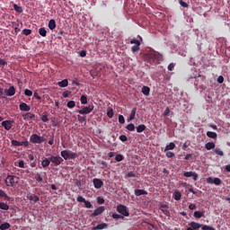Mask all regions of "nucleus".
I'll list each match as a JSON object with an SVG mask.
<instances>
[{
  "mask_svg": "<svg viewBox=\"0 0 230 230\" xmlns=\"http://www.w3.org/2000/svg\"><path fill=\"white\" fill-rule=\"evenodd\" d=\"M19 184V177L8 174L5 178V185L9 188H15Z\"/></svg>",
  "mask_w": 230,
  "mask_h": 230,
  "instance_id": "nucleus-1",
  "label": "nucleus"
},
{
  "mask_svg": "<svg viewBox=\"0 0 230 230\" xmlns=\"http://www.w3.org/2000/svg\"><path fill=\"white\" fill-rule=\"evenodd\" d=\"M61 157L67 161V159H76L78 157V154L73 153L69 150H63L61 151Z\"/></svg>",
  "mask_w": 230,
  "mask_h": 230,
  "instance_id": "nucleus-2",
  "label": "nucleus"
},
{
  "mask_svg": "<svg viewBox=\"0 0 230 230\" xmlns=\"http://www.w3.org/2000/svg\"><path fill=\"white\" fill-rule=\"evenodd\" d=\"M30 141L31 143H33V145H41V143H44V141H46V138L37 134H32L30 137Z\"/></svg>",
  "mask_w": 230,
  "mask_h": 230,
  "instance_id": "nucleus-3",
  "label": "nucleus"
},
{
  "mask_svg": "<svg viewBox=\"0 0 230 230\" xmlns=\"http://www.w3.org/2000/svg\"><path fill=\"white\" fill-rule=\"evenodd\" d=\"M148 58H149L150 64H159V62H161L163 57L157 53H151V54H149Z\"/></svg>",
  "mask_w": 230,
  "mask_h": 230,
  "instance_id": "nucleus-4",
  "label": "nucleus"
},
{
  "mask_svg": "<svg viewBox=\"0 0 230 230\" xmlns=\"http://www.w3.org/2000/svg\"><path fill=\"white\" fill-rule=\"evenodd\" d=\"M49 161L50 163H52V164H54V166H60V164H62V162L64 161V159H62V157H60V155H51L49 157Z\"/></svg>",
  "mask_w": 230,
  "mask_h": 230,
  "instance_id": "nucleus-5",
  "label": "nucleus"
},
{
  "mask_svg": "<svg viewBox=\"0 0 230 230\" xmlns=\"http://www.w3.org/2000/svg\"><path fill=\"white\" fill-rule=\"evenodd\" d=\"M130 44H135L132 48L131 50L133 53H137V51H139V49H141V48L139 46H141V41H139L138 40L136 39H132L129 41Z\"/></svg>",
  "mask_w": 230,
  "mask_h": 230,
  "instance_id": "nucleus-6",
  "label": "nucleus"
},
{
  "mask_svg": "<svg viewBox=\"0 0 230 230\" xmlns=\"http://www.w3.org/2000/svg\"><path fill=\"white\" fill-rule=\"evenodd\" d=\"M118 213H120V215H123V217H128L130 214L128 213V209L127 208V206L124 205H119L117 207Z\"/></svg>",
  "mask_w": 230,
  "mask_h": 230,
  "instance_id": "nucleus-7",
  "label": "nucleus"
},
{
  "mask_svg": "<svg viewBox=\"0 0 230 230\" xmlns=\"http://www.w3.org/2000/svg\"><path fill=\"white\" fill-rule=\"evenodd\" d=\"M93 111H94V106L89 105V106L84 107L81 110H77V112L79 114H91V112H93Z\"/></svg>",
  "mask_w": 230,
  "mask_h": 230,
  "instance_id": "nucleus-8",
  "label": "nucleus"
},
{
  "mask_svg": "<svg viewBox=\"0 0 230 230\" xmlns=\"http://www.w3.org/2000/svg\"><path fill=\"white\" fill-rule=\"evenodd\" d=\"M103 211H105V207L101 206L99 208H97L93 213H92L90 215L91 218H95V217H100V215H102L103 213Z\"/></svg>",
  "mask_w": 230,
  "mask_h": 230,
  "instance_id": "nucleus-9",
  "label": "nucleus"
},
{
  "mask_svg": "<svg viewBox=\"0 0 230 230\" xmlns=\"http://www.w3.org/2000/svg\"><path fill=\"white\" fill-rule=\"evenodd\" d=\"M207 182L208 184H215L216 186H220V184H222V180H220V178H212V177H208L207 178Z\"/></svg>",
  "mask_w": 230,
  "mask_h": 230,
  "instance_id": "nucleus-10",
  "label": "nucleus"
},
{
  "mask_svg": "<svg viewBox=\"0 0 230 230\" xmlns=\"http://www.w3.org/2000/svg\"><path fill=\"white\" fill-rule=\"evenodd\" d=\"M189 226H190V227H188L186 230H199L200 227H202L201 224L194 221L190 222Z\"/></svg>",
  "mask_w": 230,
  "mask_h": 230,
  "instance_id": "nucleus-11",
  "label": "nucleus"
},
{
  "mask_svg": "<svg viewBox=\"0 0 230 230\" xmlns=\"http://www.w3.org/2000/svg\"><path fill=\"white\" fill-rule=\"evenodd\" d=\"M27 199L31 202H33V204H37V202H39L40 200V198H39V196H37L35 194H28Z\"/></svg>",
  "mask_w": 230,
  "mask_h": 230,
  "instance_id": "nucleus-12",
  "label": "nucleus"
},
{
  "mask_svg": "<svg viewBox=\"0 0 230 230\" xmlns=\"http://www.w3.org/2000/svg\"><path fill=\"white\" fill-rule=\"evenodd\" d=\"M160 211H162V213H164V215H165V217H170V208L168 207V205L164 204L160 206Z\"/></svg>",
  "mask_w": 230,
  "mask_h": 230,
  "instance_id": "nucleus-13",
  "label": "nucleus"
},
{
  "mask_svg": "<svg viewBox=\"0 0 230 230\" xmlns=\"http://www.w3.org/2000/svg\"><path fill=\"white\" fill-rule=\"evenodd\" d=\"M183 177H192L193 181L199 180V174H197V172H185L183 173Z\"/></svg>",
  "mask_w": 230,
  "mask_h": 230,
  "instance_id": "nucleus-14",
  "label": "nucleus"
},
{
  "mask_svg": "<svg viewBox=\"0 0 230 230\" xmlns=\"http://www.w3.org/2000/svg\"><path fill=\"white\" fill-rule=\"evenodd\" d=\"M19 108L22 112H30V111H31V108L30 107V105L26 104V102H22L19 105Z\"/></svg>",
  "mask_w": 230,
  "mask_h": 230,
  "instance_id": "nucleus-15",
  "label": "nucleus"
},
{
  "mask_svg": "<svg viewBox=\"0 0 230 230\" xmlns=\"http://www.w3.org/2000/svg\"><path fill=\"white\" fill-rule=\"evenodd\" d=\"M93 186L96 190H100V188H102L103 186V181H102L98 178L93 179Z\"/></svg>",
  "mask_w": 230,
  "mask_h": 230,
  "instance_id": "nucleus-16",
  "label": "nucleus"
},
{
  "mask_svg": "<svg viewBox=\"0 0 230 230\" xmlns=\"http://www.w3.org/2000/svg\"><path fill=\"white\" fill-rule=\"evenodd\" d=\"M5 97L6 96H15V87L10 86L8 89L4 90Z\"/></svg>",
  "mask_w": 230,
  "mask_h": 230,
  "instance_id": "nucleus-17",
  "label": "nucleus"
},
{
  "mask_svg": "<svg viewBox=\"0 0 230 230\" xmlns=\"http://www.w3.org/2000/svg\"><path fill=\"white\" fill-rule=\"evenodd\" d=\"M12 123H13V120H4L2 127H4L5 130H10L12 128Z\"/></svg>",
  "mask_w": 230,
  "mask_h": 230,
  "instance_id": "nucleus-18",
  "label": "nucleus"
},
{
  "mask_svg": "<svg viewBox=\"0 0 230 230\" xmlns=\"http://www.w3.org/2000/svg\"><path fill=\"white\" fill-rule=\"evenodd\" d=\"M109 227V224L107 223H102L97 225L96 226H93L92 230H102V229H107Z\"/></svg>",
  "mask_w": 230,
  "mask_h": 230,
  "instance_id": "nucleus-19",
  "label": "nucleus"
},
{
  "mask_svg": "<svg viewBox=\"0 0 230 230\" xmlns=\"http://www.w3.org/2000/svg\"><path fill=\"white\" fill-rule=\"evenodd\" d=\"M11 145H13V146H22L23 145H24V146H28V141L19 142L17 140H12Z\"/></svg>",
  "mask_w": 230,
  "mask_h": 230,
  "instance_id": "nucleus-20",
  "label": "nucleus"
},
{
  "mask_svg": "<svg viewBox=\"0 0 230 230\" xmlns=\"http://www.w3.org/2000/svg\"><path fill=\"white\" fill-rule=\"evenodd\" d=\"M22 118L25 121H30V119H33V118H35V114L31 112H27L22 115Z\"/></svg>",
  "mask_w": 230,
  "mask_h": 230,
  "instance_id": "nucleus-21",
  "label": "nucleus"
},
{
  "mask_svg": "<svg viewBox=\"0 0 230 230\" xmlns=\"http://www.w3.org/2000/svg\"><path fill=\"white\" fill-rule=\"evenodd\" d=\"M135 195H136V197H141V195H148V191H146L145 190L136 189Z\"/></svg>",
  "mask_w": 230,
  "mask_h": 230,
  "instance_id": "nucleus-22",
  "label": "nucleus"
},
{
  "mask_svg": "<svg viewBox=\"0 0 230 230\" xmlns=\"http://www.w3.org/2000/svg\"><path fill=\"white\" fill-rule=\"evenodd\" d=\"M49 164H51V160H49V157L45 158L41 161V166L43 168H48V166H49Z\"/></svg>",
  "mask_w": 230,
  "mask_h": 230,
  "instance_id": "nucleus-23",
  "label": "nucleus"
},
{
  "mask_svg": "<svg viewBox=\"0 0 230 230\" xmlns=\"http://www.w3.org/2000/svg\"><path fill=\"white\" fill-rule=\"evenodd\" d=\"M146 130V126L145 124H140L137 127V132L141 134V132H145Z\"/></svg>",
  "mask_w": 230,
  "mask_h": 230,
  "instance_id": "nucleus-24",
  "label": "nucleus"
},
{
  "mask_svg": "<svg viewBox=\"0 0 230 230\" xmlns=\"http://www.w3.org/2000/svg\"><path fill=\"white\" fill-rule=\"evenodd\" d=\"M141 93H143L145 96H150V87L143 86Z\"/></svg>",
  "mask_w": 230,
  "mask_h": 230,
  "instance_id": "nucleus-25",
  "label": "nucleus"
},
{
  "mask_svg": "<svg viewBox=\"0 0 230 230\" xmlns=\"http://www.w3.org/2000/svg\"><path fill=\"white\" fill-rule=\"evenodd\" d=\"M136 112H137V108H133L130 112L128 121H132V119H134L136 118Z\"/></svg>",
  "mask_w": 230,
  "mask_h": 230,
  "instance_id": "nucleus-26",
  "label": "nucleus"
},
{
  "mask_svg": "<svg viewBox=\"0 0 230 230\" xmlns=\"http://www.w3.org/2000/svg\"><path fill=\"white\" fill-rule=\"evenodd\" d=\"M207 136L208 137H210V139H217V137H218L217 132H213V131H208Z\"/></svg>",
  "mask_w": 230,
  "mask_h": 230,
  "instance_id": "nucleus-27",
  "label": "nucleus"
},
{
  "mask_svg": "<svg viewBox=\"0 0 230 230\" xmlns=\"http://www.w3.org/2000/svg\"><path fill=\"white\" fill-rule=\"evenodd\" d=\"M58 85L59 87H67V85H69V82L67 81V79H65V80H62L61 82H58Z\"/></svg>",
  "mask_w": 230,
  "mask_h": 230,
  "instance_id": "nucleus-28",
  "label": "nucleus"
},
{
  "mask_svg": "<svg viewBox=\"0 0 230 230\" xmlns=\"http://www.w3.org/2000/svg\"><path fill=\"white\" fill-rule=\"evenodd\" d=\"M216 145L214 144V142H208L205 145V148L206 150H213V148H215Z\"/></svg>",
  "mask_w": 230,
  "mask_h": 230,
  "instance_id": "nucleus-29",
  "label": "nucleus"
},
{
  "mask_svg": "<svg viewBox=\"0 0 230 230\" xmlns=\"http://www.w3.org/2000/svg\"><path fill=\"white\" fill-rule=\"evenodd\" d=\"M49 30H55V28H57V22H55V20H50L49 22Z\"/></svg>",
  "mask_w": 230,
  "mask_h": 230,
  "instance_id": "nucleus-30",
  "label": "nucleus"
},
{
  "mask_svg": "<svg viewBox=\"0 0 230 230\" xmlns=\"http://www.w3.org/2000/svg\"><path fill=\"white\" fill-rule=\"evenodd\" d=\"M175 148V143L171 142L169 145L165 146L164 152H168V150H173Z\"/></svg>",
  "mask_w": 230,
  "mask_h": 230,
  "instance_id": "nucleus-31",
  "label": "nucleus"
},
{
  "mask_svg": "<svg viewBox=\"0 0 230 230\" xmlns=\"http://www.w3.org/2000/svg\"><path fill=\"white\" fill-rule=\"evenodd\" d=\"M0 209H3L4 211H8L10 209V206L4 202H0Z\"/></svg>",
  "mask_w": 230,
  "mask_h": 230,
  "instance_id": "nucleus-32",
  "label": "nucleus"
},
{
  "mask_svg": "<svg viewBox=\"0 0 230 230\" xmlns=\"http://www.w3.org/2000/svg\"><path fill=\"white\" fill-rule=\"evenodd\" d=\"M0 199H5V200H10V197H8V194L4 192L3 190H0Z\"/></svg>",
  "mask_w": 230,
  "mask_h": 230,
  "instance_id": "nucleus-33",
  "label": "nucleus"
},
{
  "mask_svg": "<svg viewBox=\"0 0 230 230\" xmlns=\"http://www.w3.org/2000/svg\"><path fill=\"white\" fill-rule=\"evenodd\" d=\"M182 197V194H181V191L175 190L173 193V199L174 200H179Z\"/></svg>",
  "mask_w": 230,
  "mask_h": 230,
  "instance_id": "nucleus-34",
  "label": "nucleus"
},
{
  "mask_svg": "<svg viewBox=\"0 0 230 230\" xmlns=\"http://www.w3.org/2000/svg\"><path fill=\"white\" fill-rule=\"evenodd\" d=\"M39 33L41 37H46V35H48V31H46L45 28H40Z\"/></svg>",
  "mask_w": 230,
  "mask_h": 230,
  "instance_id": "nucleus-35",
  "label": "nucleus"
},
{
  "mask_svg": "<svg viewBox=\"0 0 230 230\" xmlns=\"http://www.w3.org/2000/svg\"><path fill=\"white\" fill-rule=\"evenodd\" d=\"M35 181H37V182H44V178H42V176L40 175V173H37L34 176Z\"/></svg>",
  "mask_w": 230,
  "mask_h": 230,
  "instance_id": "nucleus-36",
  "label": "nucleus"
},
{
  "mask_svg": "<svg viewBox=\"0 0 230 230\" xmlns=\"http://www.w3.org/2000/svg\"><path fill=\"white\" fill-rule=\"evenodd\" d=\"M66 107L68 109H75V107H76V103L75 102V101H69L66 104Z\"/></svg>",
  "mask_w": 230,
  "mask_h": 230,
  "instance_id": "nucleus-37",
  "label": "nucleus"
},
{
  "mask_svg": "<svg viewBox=\"0 0 230 230\" xmlns=\"http://www.w3.org/2000/svg\"><path fill=\"white\" fill-rule=\"evenodd\" d=\"M98 164H99V166H100V168H107V166H109V164H107V162H105V161H102V160H100L99 162H98Z\"/></svg>",
  "mask_w": 230,
  "mask_h": 230,
  "instance_id": "nucleus-38",
  "label": "nucleus"
},
{
  "mask_svg": "<svg viewBox=\"0 0 230 230\" xmlns=\"http://www.w3.org/2000/svg\"><path fill=\"white\" fill-rule=\"evenodd\" d=\"M77 119L79 123H85V121L87 120V117L77 115Z\"/></svg>",
  "mask_w": 230,
  "mask_h": 230,
  "instance_id": "nucleus-39",
  "label": "nucleus"
},
{
  "mask_svg": "<svg viewBox=\"0 0 230 230\" xmlns=\"http://www.w3.org/2000/svg\"><path fill=\"white\" fill-rule=\"evenodd\" d=\"M41 121H43V123H48L49 121V119H48V113L44 112L41 115Z\"/></svg>",
  "mask_w": 230,
  "mask_h": 230,
  "instance_id": "nucleus-40",
  "label": "nucleus"
},
{
  "mask_svg": "<svg viewBox=\"0 0 230 230\" xmlns=\"http://www.w3.org/2000/svg\"><path fill=\"white\" fill-rule=\"evenodd\" d=\"M127 130H129V132H134L136 130V126H134L133 123L128 124L126 127Z\"/></svg>",
  "mask_w": 230,
  "mask_h": 230,
  "instance_id": "nucleus-41",
  "label": "nucleus"
},
{
  "mask_svg": "<svg viewBox=\"0 0 230 230\" xmlns=\"http://www.w3.org/2000/svg\"><path fill=\"white\" fill-rule=\"evenodd\" d=\"M10 223H4L2 225H0V229L1 230H6V229H10Z\"/></svg>",
  "mask_w": 230,
  "mask_h": 230,
  "instance_id": "nucleus-42",
  "label": "nucleus"
},
{
  "mask_svg": "<svg viewBox=\"0 0 230 230\" xmlns=\"http://www.w3.org/2000/svg\"><path fill=\"white\" fill-rule=\"evenodd\" d=\"M123 159H125V157L121 154L116 155L115 156V160L117 161V163H121Z\"/></svg>",
  "mask_w": 230,
  "mask_h": 230,
  "instance_id": "nucleus-43",
  "label": "nucleus"
},
{
  "mask_svg": "<svg viewBox=\"0 0 230 230\" xmlns=\"http://www.w3.org/2000/svg\"><path fill=\"white\" fill-rule=\"evenodd\" d=\"M194 217H195V218H202V217H204V212L195 211Z\"/></svg>",
  "mask_w": 230,
  "mask_h": 230,
  "instance_id": "nucleus-44",
  "label": "nucleus"
},
{
  "mask_svg": "<svg viewBox=\"0 0 230 230\" xmlns=\"http://www.w3.org/2000/svg\"><path fill=\"white\" fill-rule=\"evenodd\" d=\"M214 153L220 157L224 156V151L220 150V148L214 149Z\"/></svg>",
  "mask_w": 230,
  "mask_h": 230,
  "instance_id": "nucleus-45",
  "label": "nucleus"
},
{
  "mask_svg": "<svg viewBox=\"0 0 230 230\" xmlns=\"http://www.w3.org/2000/svg\"><path fill=\"white\" fill-rule=\"evenodd\" d=\"M13 8L15 10V12H17L18 13H22V7L17 5L16 4H13Z\"/></svg>",
  "mask_w": 230,
  "mask_h": 230,
  "instance_id": "nucleus-46",
  "label": "nucleus"
},
{
  "mask_svg": "<svg viewBox=\"0 0 230 230\" xmlns=\"http://www.w3.org/2000/svg\"><path fill=\"white\" fill-rule=\"evenodd\" d=\"M80 102H81L82 105H85L87 103V96L82 95Z\"/></svg>",
  "mask_w": 230,
  "mask_h": 230,
  "instance_id": "nucleus-47",
  "label": "nucleus"
},
{
  "mask_svg": "<svg viewBox=\"0 0 230 230\" xmlns=\"http://www.w3.org/2000/svg\"><path fill=\"white\" fill-rule=\"evenodd\" d=\"M112 218H114L115 220H119V219H123V216L119 215V214H112Z\"/></svg>",
  "mask_w": 230,
  "mask_h": 230,
  "instance_id": "nucleus-48",
  "label": "nucleus"
},
{
  "mask_svg": "<svg viewBox=\"0 0 230 230\" xmlns=\"http://www.w3.org/2000/svg\"><path fill=\"white\" fill-rule=\"evenodd\" d=\"M22 34L25 35L26 37H28V35H31V30L30 29H24L22 31Z\"/></svg>",
  "mask_w": 230,
  "mask_h": 230,
  "instance_id": "nucleus-49",
  "label": "nucleus"
},
{
  "mask_svg": "<svg viewBox=\"0 0 230 230\" xmlns=\"http://www.w3.org/2000/svg\"><path fill=\"white\" fill-rule=\"evenodd\" d=\"M4 89L0 87V98H6V93H4Z\"/></svg>",
  "mask_w": 230,
  "mask_h": 230,
  "instance_id": "nucleus-50",
  "label": "nucleus"
},
{
  "mask_svg": "<svg viewBox=\"0 0 230 230\" xmlns=\"http://www.w3.org/2000/svg\"><path fill=\"white\" fill-rule=\"evenodd\" d=\"M107 116H108V118H113V116H114V110L110 109V110L107 111Z\"/></svg>",
  "mask_w": 230,
  "mask_h": 230,
  "instance_id": "nucleus-51",
  "label": "nucleus"
},
{
  "mask_svg": "<svg viewBox=\"0 0 230 230\" xmlns=\"http://www.w3.org/2000/svg\"><path fill=\"white\" fill-rule=\"evenodd\" d=\"M24 94L25 96H33V92H31V90L25 89Z\"/></svg>",
  "mask_w": 230,
  "mask_h": 230,
  "instance_id": "nucleus-52",
  "label": "nucleus"
},
{
  "mask_svg": "<svg viewBox=\"0 0 230 230\" xmlns=\"http://www.w3.org/2000/svg\"><path fill=\"white\" fill-rule=\"evenodd\" d=\"M119 123H120V125L125 124V117H123V115L119 116Z\"/></svg>",
  "mask_w": 230,
  "mask_h": 230,
  "instance_id": "nucleus-53",
  "label": "nucleus"
},
{
  "mask_svg": "<svg viewBox=\"0 0 230 230\" xmlns=\"http://www.w3.org/2000/svg\"><path fill=\"white\" fill-rule=\"evenodd\" d=\"M166 157L168 158H172V157H175V154L172 151H168L166 154H165Z\"/></svg>",
  "mask_w": 230,
  "mask_h": 230,
  "instance_id": "nucleus-54",
  "label": "nucleus"
},
{
  "mask_svg": "<svg viewBox=\"0 0 230 230\" xmlns=\"http://www.w3.org/2000/svg\"><path fill=\"white\" fill-rule=\"evenodd\" d=\"M84 204L85 208H87L88 209L93 208V204H91L90 201H87L86 199Z\"/></svg>",
  "mask_w": 230,
  "mask_h": 230,
  "instance_id": "nucleus-55",
  "label": "nucleus"
},
{
  "mask_svg": "<svg viewBox=\"0 0 230 230\" xmlns=\"http://www.w3.org/2000/svg\"><path fill=\"white\" fill-rule=\"evenodd\" d=\"M179 4H181V6H182L183 8H188V4L182 0L179 1Z\"/></svg>",
  "mask_w": 230,
  "mask_h": 230,
  "instance_id": "nucleus-56",
  "label": "nucleus"
},
{
  "mask_svg": "<svg viewBox=\"0 0 230 230\" xmlns=\"http://www.w3.org/2000/svg\"><path fill=\"white\" fill-rule=\"evenodd\" d=\"M189 209H190V211H193V210L197 209V205H195L193 203H190L189 205Z\"/></svg>",
  "mask_w": 230,
  "mask_h": 230,
  "instance_id": "nucleus-57",
  "label": "nucleus"
},
{
  "mask_svg": "<svg viewBox=\"0 0 230 230\" xmlns=\"http://www.w3.org/2000/svg\"><path fill=\"white\" fill-rule=\"evenodd\" d=\"M104 202H105V199L103 198H102V197L97 198L98 204H104Z\"/></svg>",
  "mask_w": 230,
  "mask_h": 230,
  "instance_id": "nucleus-58",
  "label": "nucleus"
},
{
  "mask_svg": "<svg viewBox=\"0 0 230 230\" xmlns=\"http://www.w3.org/2000/svg\"><path fill=\"white\" fill-rule=\"evenodd\" d=\"M126 177H136V172H129L126 174Z\"/></svg>",
  "mask_w": 230,
  "mask_h": 230,
  "instance_id": "nucleus-59",
  "label": "nucleus"
},
{
  "mask_svg": "<svg viewBox=\"0 0 230 230\" xmlns=\"http://www.w3.org/2000/svg\"><path fill=\"white\" fill-rule=\"evenodd\" d=\"M119 139H120V141L125 143V141H128V138L125 135H120Z\"/></svg>",
  "mask_w": 230,
  "mask_h": 230,
  "instance_id": "nucleus-60",
  "label": "nucleus"
},
{
  "mask_svg": "<svg viewBox=\"0 0 230 230\" xmlns=\"http://www.w3.org/2000/svg\"><path fill=\"white\" fill-rule=\"evenodd\" d=\"M70 94H71V92L65 91V92L63 93V97H64V98H69Z\"/></svg>",
  "mask_w": 230,
  "mask_h": 230,
  "instance_id": "nucleus-61",
  "label": "nucleus"
},
{
  "mask_svg": "<svg viewBox=\"0 0 230 230\" xmlns=\"http://www.w3.org/2000/svg\"><path fill=\"white\" fill-rule=\"evenodd\" d=\"M18 166H19V168H24V161L19 160L18 161Z\"/></svg>",
  "mask_w": 230,
  "mask_h": 230,
  "instance_id": "nucleus-62",
  "label": "nucleus"
},
{
  "mask_svg": "<svg viewBox=\"0 0 230 230\" xmlns=\"http://www.w3.org/2000/svg\"><path fill=\"white\" fill-rule=\"evenodd\" d=\"M217 83H218V84H224V76L219 75V76L217 77Z\"/></svg>",
  "mask_w": 230,
  "mask_h": 230,
  "instance_id": "nucleus-63",
  "label": "nucleus"
},
{
  "mask_svg": "<svg viewBox=\"0 0 230 230\" xmlns=\"http://www.w3.org/2000/svg\"><path fill=\"white\" fill-rule=\"evenodd\" d=\"M85 201V198L82 197V196H78L77 197V202H84Z\"/></svg>",
  "mask_w": 230,
  "mask_h": 230,
  "instance_id": "nucleus-64",
  "label": "nucleus"
}]
</instances>
